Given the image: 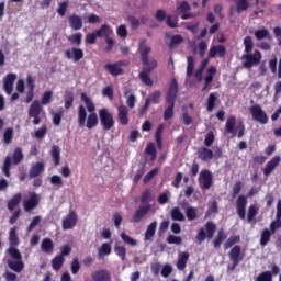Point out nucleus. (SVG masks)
I'll use <instances>...</instances> for the list:
<instances>
[{"label":"nucleus","instance_id":"nucleus-56","mask_svg":"<svg viewBox=\"0 0 281 281\" xmlns=\"http://www.w3.org/2000/svg\"><path fill=\"white\" fill-rule=\"evenodd\" d=\"M114 251L122 261L126 260V248L124 246H115Z\"/></svg>","mask_w":281,"mask_h":281},{"label":"nucleus","instance_id":"nucleus-19","mask_svg":"<svg viewBox=\"0 0 281 281\" xmlns=\"http://www.w3.org/2000/svg\"><path fill=\"white\" fill-rule=\"evenodd\" d=\"M16 81V74L10 72L4 77L3 80V90L8 95L14 91V82Z\"/></svg>","mask_w":281,"mask_h":281},{"label":"nucleus","instance_id":"nucleus-27","mask_svg":"<svg viewBox=\"0 0 281 281\" xmlns=\"http://www.w3.org/2000/svg\"><path fill=\"white\" fill-rule=\"evenodd\" d=\"M198 157L201 161H210L214 159V151L207 147H201L198 150Z\"/></svg>","mask_w":281,"mask_h":281},{"label":"nucleus","instance_id":"nucleus-28","mask_svg":"<svg viewBox=\"0 0 281 281\" xmlns=\"http://www.w3.org/2000/svg\"><path fill=\"white\" fill-rule=\"evenodd\" d=\"M21 199H23V195L21 193L14 194L7 204V207L10 212H14L16 207L21 204Z\"/></svg>","mask_w":281,"mask_h":281},{"label":"nucleus","instance_id":"nucleus-58","mask_svg":"<svg viewBox=\"0 0 281 281\" xmlns=\"http://www.w3.org/2000/svg\"><path fill=\"white\" fill-rule=\"evenodd\" d=\"M98 38H100V37L95 31L92 33H88L86 35V43L88 45H95V41H98Z\"/></svg>","mask_w":281,"mask_h":281},{"label":"nucleus","instance_id":"nucleus-32","mask_svg":"<svg viewBox=\"0 0 281 281\" xmlns=\"http://www.w3.org/2000/svg\"><path fill=\"white\" fill-rule=\"evenodd\" d=\"M156 232H157V221L151 222V223L147 226V229L145 231L144 240H153V238H155Z\"/></svg>","mask_w":281,"mask_h":281},{"label":"nucleus","instance_id":"nucleus-54","mask_svg":"<svg viewBox=\"0 0 281 281\" xmlns=\"http://www.w3.org/2000/svg\"><path fill=\"white\" fill-rule=\"evenodd\" d=\"M147 100H149V102H153V104H159L161 102V91H154Z\"/></svg>","mask_w":281,"mask_h":281},{"label":"nucleus","instance_id":"nucleus-3","mask_svg":"<svg viewBox=\"0 0 281 281\" xmlns=\"http://www.w3.org/2000/svg\"><path fill=\"white\" fill-rule=\"evenodd\" d=\"M9 240H10V247L7 250V254L13 258V260H8L7 265L11 271H14L15 273H21L23 269H25V263L23 262V255H21V251L16 248L19 245V236L16 235V228H12L9 233Z\"/></svg>","mask_w":281,"mask_h":281},{"label":"nucleus","instance_id":"nucleus-11","mask_svg":"<svg viewBox=\"0 0 281 281\" xmlns=\"http://www.w3.org/2000/svg\"><path fill=\"white\" fill-rule=\"evenodd\" d=\"M214 234H216V224L214 222H206L205 228L199 229L196 240L205 243V238L212 239Z\"/></svg>","mask_w":281,"mask_h":281},{"label":"nucleus","instance_id":"nucleus-53","mask_svg":"<svg viewBox=\"0 0 281 281\" xmlns=\"http://www.w3.org/2000/svg\"><path fill=\"white\" fill-rule=\"evenodd\" d=\"M181 43H183V36L176 34L171 37L169 47L172 49L173 47H177V45H181Z\"/></svg>","mask_w":281,"mask_h":281},{"label":"nucleus","instance_id":"nucleus-47","mask_svg":"<svg viewBox=\"0 0 281 281\" xmlns=\"http://www.w3.org/2000/svg\"><path fill=\"white\" fill-rule=\"evenodd\" d=\"M145 155H150L151 161L157 159V148L155 147V143H149L145 148Z\"/></svg>","mask_w":281,"mask_h":281},{"label":"nucleus","instance_id":"nucleus-25","mask_svg":"<svg viewBox=\"0 0 281 281\" xmlns=\"http://www.w3.org/2000/svg\"><path fill=\"white\" fill-rule=\"evenodd\" d=\"M68 23L71 30L78 32V30H82V18L78 14H71L68 16Z\"/></svg>","mask_w":281,"mask_h":281},{"label":"nucleus","instance_id":"nucleus-7","mask_svg":"<svg viewBox=\"0 0 281 281\" xmlns=\"http://www.w3.org/2000/svg\"><path fill=\"white\" fill-rule=\"evenodd\" d=\"M254 194H256V189L251 188L247 196L239 195L236 200V212L241 221H245V218H247V198L251 199Z\"/></svg>","mask_w":281,"mask_h":281},{"label":"nucleus","instance_id":"nucleus-42","mask_svg":"<svg viewBox=\"0 0 281 281\" xmlns=\"http://www.w3.org/2000/svg\"><path fill=\"white\" fill-rule=\"evenodd\" d=\"M11 159L13 166H19V164L23 161V149H21V147L15 148Z\"/></svg>","mask_w":281,"mask_h":281},{"label":"nucleus","instance_id":"nucleus-12","mask_svg":"<svg viewBox=\"0 0 281 281\" xmlns=\"http://www.w3.org/2000/svg\"><path fill=\"white\" fill-rule=\"evenodd\" d=\"M249 113L252 115V120L255 122H259V124H267L269 122V116H267V112L262 110V106L255 104L249 108Z\"/></svg>","mask_w":281,"mask_h":281},{"label":"nucleus","instance_id":"nucleus-60","mask_svg":"<svg viewBox=\"0 0 281 281\" xmlns=\"http://www.w3.org/2000/svg\"><path fill=\"white\" fill-rule=\"evenodd\" d=\"M67 8H69V2L64 1L59 3L57 8V14H59V16H65V14H67Z\"/></svg>","mask_w":281,"mask_h":281},{"label":"nucleus","instance_id":"nucleus-1","mask_svg":"<svg viewBox=\"0 0 281 281\" xmlns=\"http://www.w3.org/2000/svg\"><path fill=\"white\" fill-rule=\"evenodd\" d=\"M81 100L82 102H85L87 109H85V105L78 106V124L79 126L81 127L86 126L88 131H91L95 128V126H98V122H99L98 113H95V104L85 93H81ZM87 111L88 113H90L88 116H87Z\"/></svg>","mask_w":281,"mask_h":281},{"label":"nucleus","instance_id":"nucleus-10","mask_svg":"<svg viewBox=\"0 0 281 281\" xmlns=\"http://www.w3.org/2000/svg\"><path fill=\"white\" fill-rule=\"evenodd\" d=\"M99 120L103 131H111V128L115 126L113 113H111L106 108L99 110Z\"/></svg>","mask_w":281,"mask_h":281},{"label":"nucleus","instance_id":"nucleus-29","mask_svg":"<svg viewBox=\"0 0 281 281\" xmlns=\"http://www.w3.org/2000/svg\"><path fill=\"white\" fill-rule=\"evenodd\" d=\"M225 240H227V234H225V229L221 228L217 232V235L213 241V247L215 249H221V246L223 245V243H225Z\"/></svg>","mask_w":281,"mask_h":281},{"label":"nucleus","instance_id":"nucleus-26","mask_svg":"<svg viewBox=\"0 0 281 281\" xmlns=\"http://www.w3.org/2000/svg\"><path fill=\"white\" fill-rule=\"evenodd\" d=\"M281 158L280 156H274L266 166V168L263 169V175L265 177H269V175H271V172H273L276 170V168H278V165L280 164Z\"/></svg>","mask_w":281,"mask_h":281},{"label":"nucleus","instance_id":"nucleus-9","mask_svg":"<svg viewBox=\"0 0 281 281\" xmlns=\"http://www.w3.org/2000/svg\"><path fill=\"white\" fill-rule=\"evenodd\" d=\"M225 131L231 133L233 137L241 139L245 136V124L243 122L236 128V116L232 115L226 120Z\"/></svg>","mask_w":281,"mask_h":281},{"label":"nucleus","instance_id":"nucleus-21","mask_svg":"<svg viewBox=\"0 0 281 281\" xmlns=\"http://www.w3.org/2000/svg\"><path fill=\"white\" fill-rule=\"evenodd\" d=\"M117 121L122 126L128 125V108L126 105L117 106Z\"/></svg>","mask_w":281,"mask_h":281},{"label":"nucleus","instance_id":"nucleus-33","mask_svg":"<svg viewBox=\"0 0 281 281\" xmlns=\"http://www.w3.org/2000/svg\"><path fill=\"white\" fill-rule=\"evenodd\" d=\"M217 101H218V95L214 92H211L206 100V111L209 113H212V111H214Z\"/></svg>","mask_w":281,"mask_h":281},{"label":"nucleus","instance_id":"nucleus-8","mask_svg":"<svg viewBox=\"0 0 281 281\" xmlns=\"http://www.w3.org/2000/svg\"><path fill=\"white\" fill-rule=\"evenodd\" d=\"M229 260L232 265L227 266L228 271H236V267L245 260V254H243V248L238 245L234 246L228 252Z\"/></svg>","mask_w":281,"mask_h":281},{"label":"nucleus","instance_id":"nucleus-13","mask_svg":"<svg viewBox=\"0 0 281 281\" xmlns=\"http://www.w3.org/2000/svg\"><path fill=\"white\" fill-rule=\"evenodd\" d=\"M199 186L201 190H210V188L214 186V176L212 175V171L204 169L200 172Z\"/></svg>","mask_w":281,"mask_h":281},{"label":"nucleus","instance_id":"nucleus-64","mask_svg":"<svg viewBox=\"0 0 281 281\" xmlns=\"http://www.w3.org/2000/svg\"><path fill=\"white\" fill-rule=\"evenodd\" d=\"M127 21H128L132 30H138L139 29V19H137L133 15H128Z\"/></svg>","mask_w":281,"mask_h":281},{"label":"nucleus","instance_id":"nucleus-61","mask_svg":"<svg viewBox=\"0 0 281 281\" xmlns=\"http://www.w3.org/2000/svg\"><path fill=\"white\" fill-rule=\"evenodd\" d=\"M198 49H199V56H200V58H203V56H205V52H207V42L201 41V42L198 44Z\"/></svg>","mask_w":281,"mask_h":281},{"label":"nucleus","instance_id":"nucleus-40","mask_svg":"<svg viewBox=\"0 0 281 281\" xmlns=\"http://www.w3.org/2000/svg\"><path fill=\"white\" fill-rule=\"evenodd\" d=\"M164 133V124H159L157 126L156 133H155V142L159 149L164 148V140L161 138V135Z\"/></svg>","mask_w":281,"mask_h":281},{"label":"nucleus","instance_id":"nucleus-30","mask_svg":"<svg viewBox=\"0 0 281 281\" xmlns=\"http://www.w3.org/2000/svg\"><path fill=\"white\" fill-rule=\"evenodd\" d=\"M188 260H190V254L181 252L178 257L177 269L183 271L188 267Z\"/></svg>","mask_w":281,"mask_h":281},{"label":"nucleus","instance_id":"nucleus-22","mask_svg":"<svg viewBox=\"0 0 281 281\" xmlns=\"http://www.w3.org/2000/svg\"><path fill=\"white\" fill-rule=\"evenodd\" d=\"M92 280L93 281H113L111 279V272L106 269H100L94 272H92Z\"/></svg>","mask_w":281,"mask_h":281},{"label":"nucleus","instance_id":"nucleus-24","mask_svg":"<svg viewBox=\"0 0 281 281\" xmlns=\"http://www.w3.org/2000/svg\"><path fill=\"white\" fill-rule=\"evenodd\" d=\"M45 171V165L43 162L34 164L29 171V179H36L41 177V173Z\"/></svg>","mask_w":281,"mask_h":281},{"label":"nucleus","instance_id":"nucleus-14","mask_svg":"<svg viewBox=\"0 0 281 281\" xmlns=\"http://www.w3.org/2000/svg\"><path fill=\"white\" fill-rule=\"evenodd\" d=\"M78 225V214L76 211H70L67 216H65L61 221V227L64 232H67V229H74Z\"/></svg>","mask_w":281,"mask_h":281},{"label":"nucleus","instance_id":"nucleus-39","mask_svg":"<svg viewBox=\"0 0 281 281\" xmlns=\"http://www.w3.org/2000/svg\"><path fill=\"white\" fill-rule=\"evenodd\" d=\"M170 217L171 221H179L180 223H183V221H186V215L182 214L181 209H179L178 206L171 209Z\"/></svg>","mask_w":281,"mask_h":281},{"label":"nucleus","instance_id":"nucleus-46","mask_svg":"<svg viewBox=\"0 0 281 281\" xmlns=\"http://www.w3.org/2000/svg\"><path fill=\"white\" fill-rule=\"evenodd\" d=\"M238 243H240V235H233L225 241L224 249H231V247Z\"/></svg>","mask_w":281,"mask_h":281},{"label":"nucleus","instance_id":"nucleus-52","mask_svg":"<svg viewBox=\"0 0 281 281\" xmlns=\"http://www.w3.org/2000/svg\"><path fill=\"white\" fill-rule=\"evenodd\" d=\"M80 260L78 259V257H75L70 263V271L72 276L78 274V272L80 271Z\"/></svg>","mask_w":281,"mask_h":281},{"label":"nucleus","instance_id":"nucleus-37","mask_svg":"<svg viewBox=\"0 0 281 281\" xmlns=\"http://www.w3.org/2000/svg\"><path fill=\"white\" fill-rule=\"evenodd\" d=\"M50 157L53 158L55 167L60 166V147L58 145L52 146Z\"/></svg>","mask_w":281,"mask_h":281},{"label":"nucleus","instance_id":"nucleus-62","mask_svg":"<svg viewBox=\"0 0 281 281\" xmlns=\"http://www.w3.org/2000/svg\"><path fill=\"white\" fill-rule=\"evenodd\" d=\"M167 243L168 245H181V243H183V239H181V237L179 236L169 235L167 237Z\"/></svg>","mask_w":281,"mask_h":281},{"label":"nucleus","instance_id":"nucleus-18","mask_svg":"<svg viewBox=\"0 0 281 281\" xmlns=\"http://www.w3.org/2000/svg\"><path fill=\"white\" fill-rule=\"evenodd\" d=\"M150 203L147 204H140L138 209L134 212V215L132 217V223H139L148 212H150Z\"/></svg>","mask_w":281,"mask_h":281},{"label":"nucleus","instance_id":"nucleus-5","mask_svg":"<svg viewBox=\"0 0 281 281\" xmlns=\"http://www.w3.org/2000/svg\"><path fill=\"white\" fill-rule=\"evenodd\" d=\"M179 93V83L177 79H172L166 94L165 105L167 106L164 112V120H172L175 117V102H177V94Z\"/></svg>","mask_w":281,"mask_h":281},{"label":"nucleus","instance_id":"nucleus-17","mask_svg":"<svg viewBox=\"0 0 281 281\" xmlns=\"http://www.w3.org/2000/svg\"><path fill=\"white\" fill-rule=\"evenodd\" d=\"M65 57L68 60H74V63H80L85 58V50L78 47L68 48L65 52Z\"/></svg>","mask_w":281,"mask_h":281},{"label":"nucleus","instance_id":"nucleus-43","mask_svg":"<svg viewBox=\"0 0 281 281\" xmlns=\"http://www.w3.org/2000/svg\"><path fill=\"white\" fill-rule=\"evenodd\" d=\"M271 236H273V235L269 232V229L265 228L260 235V245L262 247H267V245H269V243L271 240Z\"/></svg>","mask_w":281,"mask_h":281},{"label":"nucleus","instance_id":"nucleus-31","mask_svg":"<svg viewBox=\"0 0 281 281\" xmlns=\"http://www.w3.org/2000/svg\"><path fill=\"white\" fill-rule=\"evenodd\" d=\"M99 38H109L113 34V29L109 24H102L99 30L95 31Z\"/></svg>","mask_w":281,"mask_h":281},{"label":"nucleus","instance_id":"nucleus-50","mask_svg":"<svg viewBox=\"0 0 281 281\" xmlns=\"http://www.w3.org/2000/svg\"><path fill=\"white\" fill-rule=\"evenodd\" d=\"M196 212H198L196 207H193V206L187 207L186 216H187L188 221H196V218H198Z\"/></svg>","mask_w":281,"mask_h":281},{"label":"nucleus","instance_id":"nucleus-49","mask_svg":"<svg viewBox=\"0 0 281 281\" xmlns=\"http://www.w3.org/2000/svg\"><path fill=\"white\" fill-rule=\"evenodd\" d=\"M68 41L71 45H77L79 47V45H82V33H75L70 35Z\"/></svg>","mask_w":281,"mask_h":281},{"label":"nucleus","instance_id":"nucleus-57","mask_svg":"<svg viewBox=\"0 0 281 281\" xmlns=\"http://www.w3.org/2000/svg\"><path fill=\"white\" fill-rule=\"evenodd\" d=\"M111 254V244L104 243L101 245V248L99 249V256L102 258V256H109Z\"/></svg>","mask_w":281,"mask_h":281},{"label":"nucleus","instance_id":"nucleus-38","mask_svg":"<svg viewBox=\"0 0 281 281\" xmlns=\"http://www.w3.org/2000/svg\"><path fill=\"white\" fill-rule=\"evenodd\" d=\"M255 37L257 41H265L267 38L268 41H273V36L269 33L267 29H259L255 32Z\"/></svg>","mask_w":281,"mask_h":281},{"label":"nucleus","instance_id":"nucleus-23","mask_svg":"<svg viewBox=\"0 0 281 281\" xmlns=\"http://www.w3.org/2000/svg\"><path fill=\"white\" fill-rule=\"evenodd\" d=\"M225 54H227V49L223 45L211 46L209 50V58H225Z\"/></svg>","mask_w":281,"mask_h":281},{"label":"nucleus","instance_id":"nucleus-2","mask_svg":"<svg viewBox=\"0 0 281 281\" xmlns=\"http://www.w3.org/2000/svg\"><path fill=\"white\" fill-rule=\"evenodd\" d=\"M138 52L140 54L142 63L144 65L143 70L139 72L138 78L143 85L147 87H153V80L150 79V74H153L154 69H157V60L148 57L151 48L146 45V41H143L138 44Z\"/></svg>","mask_w":281,"mask_h":281},{"label":"nucleus","instance_id":"nucleus-15","mask_svg":"<svg viewBox=\"0 0 281 281\" xmlns=\"http://www.w3.org/2000/svg\"><path fill=\"white\" fill-rule=\"evenodd\" d=\"M124 65H126V61L120 60L114 64H105L104 69L111 76L117 77V76H122V74H124V69H122V67H124Z\"/></svg>","mask_w":281,"mask_h":281},{"label":"nucleus","instance_id":"nucleus-51","mask_svg":"<svg viewBox=\"0 0 281 281\" xmlns=\"http://www.w3.org/2000/svg\"><path fill=\"white\" fill-rule=\"evenodd\" d=\"M236 10L238 14H240V12H245V10H249V0H238L236 3Z\"/></svg>","mask_w":281,"mask_h":281},{"label":"nucleus","instance_id":"nucleus-63","mask_svg":"<svg viewBox=\"0 0 281 281\" xmlns=\"http://www.w3.org/2000/svg\"><path fill=\"white\" fill-rule=\"evenodd\" d=\"M140 203L143 205H148L150 203V190H145L140 195Z\"/></svg>","mask_w":281,"mask_h":281},{"label":"nucleus","instance_id":"nucleus-34","mask_svg":"<svg viewBox=\"0 0 281 281\" xmlns=\"http://www.w3.org/2000/svg\"><path fill=\"white\" fill-rule=\"evenodd\" d=\"M214 76H216V67L211 66L207 69V76L204 78V87L202 89V91H205V89H207V87H210V85H212V81L214 80Z\"/></svg>","mask_w":281,"mask_h":281},{"label":"nucleus","instance_id":"nucleus-59","mask_svg":"<svg viewBox=\"0 0 281 281\" xmlns=\"http://www.w3.org/2000/svg\"><path fill=\"white\" fill-rule=\"evenodd\" d=\"M47 135V125H43L40 130L35 131L34 138L43 139Z\"/></svg>","mask_w":281,"mask_h":281},{"label":"nucleus","instance_id":"nucleus-36","mask_svg":"<svg viewBox=\"0 0 281 281\" xmlns=\"http://www.w3.org/2000/svg\"><path fill=\"white\" fill-rule=\"evenodd\" d=\"M41 249L44 254H53L54 241L50 238H44L41 244Z\"/></svg>","mask_w":281,"mask_h":281},{"label":"nucleus","instance_id":"nucleus-55","mask_svg":"<svg viewBox=\"0 0 281 281\" xmlns=\"http://www.w3.org/2000/svg\"><path fill=\"white\" fill-rule=\"evenodd\" d=\"M121 239L126 245H131V247H136L137 240H135L133 237L126 235V233H121Z\"/></svg>","mask_w":281,"mask_h":281},{"label":"nucleus","instance_id":"nucleus-35","mask_svg":"<svg viewBox=\"0 0 281 281\" xmlns=\"http://www.w3.org/2000/svg\"><path fill=\"white\" fill-rule=\"evenodd\" d=\"M258 212H260V209H258L256 204H251L247 211V222L256 223V216H258Z\"/></svg>","mask_w":281,"mask_h":281},{"label":"nucleus","instance_id":"nucleus-20","mask_svg":"<svg viewBox=\"0 0 281 281\" xmlns=\"http://www.w3.org/2000/svg\"><path fill=\"white\" fill-rule=\"evenodd\" d=\"M280 273V267L273 265L271 271H263L257 278L256 281H273V276Z\"/></svg>","mask_w":281,"mask_h":281},{"label":"nucleus","instance_id":"nucleus-16","mask_svg":"<svg viewBox=\"0 0 281 281\" xmlns=\"http://www.w3.org/2000/svg\"><path fill=\"white\" fill-rule=\"evenodd\" d=\"M41 203V198L36 194V192H32L27 200L23 201L24 212H32L35 207H38Z\"/></svg>","mask_w":281,"mask_h":281},{"label":"nucleus","instance_id":"nucleus-6","mask_svg":"<svg viewBox=\"0 0 281 281\" xmlns=\"http://www.w3.org/2000/svg\"><path fill=\"white\" fill-rule=\"evenodd\" d=\"M54 95V92L46 91L41 99V102L33 101L32 104L29 108V117L33 119L34 126H38L41 124V114L43 113V106L46 104H49L52 102V98ZM43 104V105H41Z\"/></svg>","mask_w":281,"mask_h":281},{"label":"nucleus","instance_id":"nucleus-45","mask_svg":"<svg viewBox=\"0 0 281 281\" xmlns=\"http://www.w3.org/2000/svg\"><path fill=\"white\" fill-rule=\"evenodd\" d=\"M12 139H14V128L8 127L3 133V143L8 146L12 144Z\"/></svg>","mask_w":281,"mask_h":281},{"label":"nucleus","instance_id":"nucleus-48","mask_svg":"<svg viewBox=\"0 0 281 281\" xmlns=\"http://www.w3.org/2000/svg\"><path fill=\"white\" fill-rule=\"evenodd\" d=\"M192 74H194V57H187V76L188 78H192Z\"/></svg>","mask_w":281,"mask_h":281},{"label":"nucleus","instance_id":"nucleus-4","mask_svg":"<svg viewBox=\"0 0 281 281\" xmlns=\"http://www.w3.org/2000/svg\"><path fill=\"white\" fill-rule=\"evenodd\" d=\"M244 46L245 54L241 56L243 60H245L243 61L244 69H251L252 67H256V65H260L262 53H260V50H255L254 54H251L254 50V40L251 36L248 35L244 38Z\"/></svg>","mask_w":281,"mask_h":281},{"label":"nucleus","instance_id":"nucleus-44","mask_svg":"<svg viewBox=\"0 0 281 281\" xmlns=\"http://www.w3.org/2000/svg\"><path fill=\"white\" fill-rule=\"evenodd\" d=\"M63 265H65V257L57 255L53 260H52V267L54 271H58L63 269Z\"/></svg>","mask_w":281,"mask_h":281},{"label":"nucleus","instance_id":"nucleus-41","mask_svg":"<svg viewBox=\"0 0 281 281\" xmlns=\"http://www.w3.org/2000/svg\"><path fill=\"white\" fill-rule=\"evenodd\" d=\"M10 168H12V157L7 156L3 161L2 166V172L7 179H10L12 177V173L10 172Z\"/></svg>","mask_w":281,"mask_h":281}]
</instances>
